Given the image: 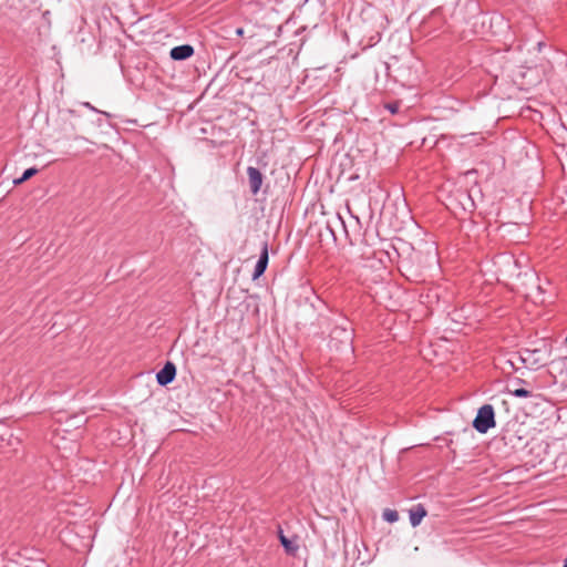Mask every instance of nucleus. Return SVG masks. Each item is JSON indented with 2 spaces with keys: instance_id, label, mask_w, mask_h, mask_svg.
<instances>
[{
  "instance_id": "1",
  "label": "nucleus",
  "mask_w": 567,
  "mask_h": 567,
  "mask_svg": "<svg viewBox=\"0 0 567 567\" xmlns=\"http://www.w3.org/2000/svg\"><path fill=\"white\" fill-rule=\"evenodd\" d=\"M495 413L491 404H485L478 409L477 415L473 421L474 429L480 433H486L489 429L494 427Z\"/></svg>"
},
{
  "instance_id": "2",
  "label": "nucleus",
  "mask_w": 567,
  "mask_h": 567,
  "mask_svg": "<svg viewBox=\"0 0 567 567\" xmlns=\"http://www.w3.org/2000/svg\"><path fill=\"white\" fill-rule=\"evenodd\" d=\"M547 349H524L520 351V360L527 369L536 370L544 365L547 357Z\"/></svg>"
},
{
  "instance_id": "3",
  "label": "nucleus",
  "mask_w": 567,
  "mask_h": 567,
  "mask_svg": "<svg viewBox=\"0 0 567 567\" xmlns=\"http://www.w3.org/2000/svg\"><path fill=\"white\" fill-rule=\"evenodd\" d=\"M176 375V367L172 362H166L161 371L156 374V380L161 385L171 383Z\"/></svg>"
},
{
  "instance_id": "4",
  "label": "nucleus",
  "mask_w": 567,
  "mask_h": 567,
  "mask_svg": "<svg viewBox=\"0 0 567 567\" xmlns=\"http://www.w3.org/2000/svg\"><path fill=\"white\" fill-rule=\"evenodd\" d=\"M194 54V48L189 44L175 47L171 50L169 56L175 61L189 59Z\"/></svg>"
},
{
  "instance_id": "5",
  "label": "nucleus",
  "mask_w": 567,
  "mask_h": 567,
  "mask_svg": "<svg viewBox=\"0 0 567 567\" xmlns=\"http://www.w3.org/2000/svg\"><path fill=\"white\" fill-rule=\"evenodd\" d=\"M247 174H248L250 189H251L252 194H257L262 184V175L255 167H248Z\"/></svg>"
},
{
  "instance_id": "6",
  "label": "nucleus",
  "mask_w": 567,
  "mask_h": 567,
  "mask_svg": "<svg viewBox=\"0 0 567 567\" xmlns=\"http://www.w3.org/2000/svg\"><path fill=\"white\" fill-rule=\"evenodd\" d=\"M268 265V247L267 244L264 245L260 258L255 267L254 279L259 278L266 270Z\"/></svg>"
},
{
  "instance_id": "7",
  "label": "nucleus",
  "mask_w": 567,
  "mask_h": 567,
  "mask_svg": "<svg viewBox=\"0 0 567 567\" xmlns=\"http://www.w3.org/2000/svg\"><path fill=\"white\" fill-rule=\"evenodd\" d=\"M410 514V522L413 527H416L420 525L422 519L426 516L427 512L422 505H416L412 507L409 512Z\"/></svg>"
},
{
  "instance_id": "8",
  "label": "nucleus",
  "mask_w": 567,
  "mask_h": 567,
  "mask_svg": "<svg viewBox=\"0 0 567 567\" xmlns=\"http://www.w3.org/2000/svg\"><path fill=\"white\" fill-rule=\"evenodd\" d=\"M297 537H292V538H288V537H281V545L284 546L286 553L288 555H296L298 549H299V545L297 543Z\"/></svg>"
},
{
  "instance_id": "9",
  "label": "nucleus",
  "mask_w": 567,
  "mask_h": 567,
  "mask_svg": "<svg viewBox=\"0 0 567 567\" xmlns=\"http://www.w3.org/2000/svg\"><path fill=\"white\" fill-rule=\"evenodd\" d=\"M37 173H38L37 168H34V167L28 168L27 171H24L23 175L20 178L14 181V184L16 185L22 184L25 181H28L29 178H31L32 176H34Z\"/></svg>"
},
{
  "instance_id": "10",
  "label": "nucleus",
  "mask_w": 567,
  "mask_h": 567,
  "mask_svg": "<svg viewBox=\"0 0 567 567\" xmlns=\"http://www.w3.org/2000/svg\"><path fill=\"white\" fill-rule=\"evenodd\" d=\"M383 518L389 523H394L399 519V514L394 509H385L383 512Z\"/></svg>"
},
{
  "instance_id": "11",
  "label": "nucleus",
  "mask_w": 567,
  "mask_h": 567,
  "mask_svg": "<svg viewBox=\"0 0 567 567\" xmlns=\"http://www.w3.org/2000/svg\"><path fill=\"white\" fill-rule=\"evenodd\" d=\"M512 394L517 398H527L530 395V391H528L524 388H519V389H515L514 391H512Z\"/></svg>"
},
{
  "instance_id": "12",
  "label": "nucleus",
  "mask_w": 567,
  "mask_h": 567,
  "mask_svg": "<svg viewBox=\"0 0 567 567\" xmlns=\"http://www.w3.org/2000/svg\"><path fill=\"white\" fill-rule=\"evenodd\" d=\"M399 103H388L385 104V109H388L392 114L398 113L399 111Z\"/></svg>"
},
{
  "instance_id": "13",
  "label": "nucleus",
  "mask_w": 567,
  "mask_h": 567,
  "mask_svg": "<svg viewBox=\"0 0 567 567\" xmlns=\"http://www.w3.org/2000/svg\"><path fill=\"white\" fill-rule=\"evenodd\" d=\"M42 19H43V21H44L45 23H48V24L50 25V23H51V22H50V11H44V12L42 13Z\"/></svg>"
},
{
  "instance_id": "14",
  "label": "nucleus",
  "mask_w": 567,
  "mask_h": 567,
  "mask_svg": "<svg viewBox=\"0 0 567 567\" xmlns=\"http://www.w3.org/2000/svg\"><path fill=\"white\" fill-rule=\"evenodd\" d=\"M303 31H306L305 27H300L295 31V35H300Z\"/></svg>"
},
{
  "instance_id": "15",
  "label": "nucleus",
  "mask_w": 567,
  "mask_h": 567,
  "mask_svg": "<svg viewBox=\"0 0 567 567\" xmlns=\"http://www.w3.org/2000/svg\"><path fill=\"white\" fill-rule=\"evenodd\" d=\"M278 537H279V540H280V542H281V537H287V536L284 534V532H282V529H281V528H279V530H278Z\"/></svg>"
},
{
  "instance_id": "16",
  "label": "nucleus",
  "mask_w": 567,
  "mask_h": 567,
  "mask_svg": "<svg viewBox=\"0 0 567 567\" xmlns=\"http://www.w3.org/2000/svg\"><path fill=\"white\" fill-rule=\"evenodd\" d=\"M236 35H243L244 31L241 28L236 29Z\"/></svg>"
},
{
  "instance_id": "17",
  "label": "nucleus",
  "mask_w": 567,
  "mask_h": 567,
  "mask_svg": "<svg viewBox=\"0 0 567 567\" xmlns=\"http://www.w3.org/2000/svg\"><path fill=\"white\" fill-rule=\"evenodd\" d=\"M564 567H567V559L565 560Z\"/></svg>"
}]
</instances>
